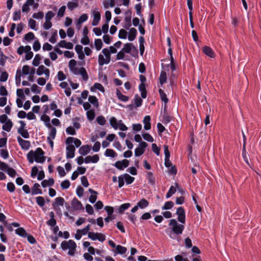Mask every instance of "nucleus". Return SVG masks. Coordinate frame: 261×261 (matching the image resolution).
Segmentation results:
<instances>
[{
  "label": "nucleus",
  "mask_w": 261,
  "mask_h": 261,
  "mask_svg": "<svg viewBox=\"0 0 261 261\" xmlns=\"http://www.w3.org/2000/svg\"><path fill=\"white\" fill-rule=\"evenodd\" d=\"M44 152L41 148H37L35 151L31 150L27 154V158L30 163L34 161L39 163H43L45 160Z\"/></svg>",
  "instance_id": "1"
},
{
  "label": "nucleus",
  "mask_w": 261,
  "mask_h": 261,
  "mask_svg": "<svg viewBox=\"0 0 261 261\" xmlns=\"http://www.w3.org/2000/svg\"><path fill=\"white\" fill-rule=\"evenodd\" d=\"M76 244L72 240L64 241L61 243V247L64 251L68 250V254L74 256L76 251Z\"/></svg>",
  "instance_id": "2"
},
{
  "label": "nucleus",
  "mask_w": 261,
  "mask_h": 261,
  "mask_svg": "<svg viewBox=\"0 0 261 261\" xmlns=\"http://www.w3.org/2000/svg\"><path fill=\"white\" fill-rule=\"evenodd\" d=\"M169 225L170 226V228L174 233L177 236L182 234V231L185 229L184 225L178 223L177 221L174 219L169 220Z\"/></svg>",
  "instance_id": "3"
},
{
  "label": "nucleus",
  "mask_w": 261,
  "mask_h": 261,
  "mask_svg": "<svg viewBox=\"0 0 261 261\" xmlns=\"http://www.w3.org/2000/svg\"><path fill=\"white\" fill-rule=\"evenodd\" d=\"M109 49L105 48L102 50V53L105 56V58L101 54L98 55V64L100 66H103L104 64H108L111 61V53Z\"/></svg>",
  "instance_id": "4"
},
{
  "label": "nucleus",
  "mask_w": 261,
  "mask_h": 261,
  "mask_svg": "<svg viewBox=\"0 0 261 261\" xmlns=\"http://www.w3.org/2000/svg\"><path fill=\"white\" fill-rule=\"evenodd\" d=\"M20 124V127L17 129V132L25 139H28L30 137L29 134L27 129H25V123L23 121H19Z\"/></svg>",
  "instance_id": "5"
},
{
  "label": "nucleus",
  "mask_w": 261,
  "mask_h": 261,
  "mask_svg": "<svg viewBox=\"0 0 261 261\" xmlns=\"http://www.w3.org/2000/svg\"><path fill=\"white\" fill-rule=\"evenodd\" d=\"M176 214L178 216V221L182 224H185L186 222L185 211L184 207H179L176 211Z\"/></svg>",
  "instance_id": "6"
},
{
  "label": "nucleus",
  "mask_w": 261,
  "mask_h": 261,
  "mask_svg": "<svg viewBox=\"0 0 261 261\" xmlns=\"http://www.w3.org/2000/svg\"><path fill=\"white\" fill-rule=\"evenodd\" d=\"M147 146L145 142H142L139 144V147L135 150V155L136 156H139L143 154L145 151L144 148Z\"/></svg>",
  "instance_id": "7"
},
{
  "label": "nucleus",
  "mask_w": 261,
  "mask_h": 261,
  "mask_svg": "<svg viewBox=\"0 0 261 261\" xmlns=\"http://www.w3.org/2000/svg\"><path fill=\"white\" fill-rule=\"evenodd\" d=\"M17 139L19 145L22 149L27 150L30 148L31 143L29 141L23 140L20 137H17Z\"/></svg>",
  "instance_id": "8"
},
{
  "label": "nucleus",
  "mask_w": 261,
  "mask_h": 261,
  "mask_svg": "<svg viewBox=\"0 0 261 261\" xmlns=\"http://www.w3.org/2000/svg\"><path fill=\"white\" fill-rule=\"evenodd\" d=\"M129 165V161L126 159L121 161H117L114 166L120 170H123Z\"/></svg>",
  "instance_id": "9"
},
{
  "label": "nucleus",
  "mask_w": 261,
  "mask_h": 261,
  "mask_svg": "<svg viewBox=\"0 0 261 261\" xmlns=\"http://www.w3.org/2000/svg\"><path fill=\"white\" fill-rule=\"evenodd\" d=\"M66 158L72 159L74 156L75 147L72 144L68 145L66 147Z\"/></svg>",
  "instance_id": "10"
},
{
  "label": "nucleus",
  "mask_w": 261,
  "mask_h": 261,
  "mask_svg": "<svg viewBox=\"0 0 261 261\" xmlns=\"http://www.w3.org/2000/svg\"><path fill=\"white\" fill-rule=\"evenodd\" d=\"M65 142L67 145L72 144V143H74L76 147H80L82 143L81 141L79 139L71 137H68L66 139Z\"/></svg>",
  "instance_id": "11"
},
{
  "label": "nucleus",
  "mask_w": 261,
  "mask_h": 261,
  "mask_svg": "<svg viewBox=\"0 0 261 261\" xmlns=\"http://www.w3.org/2000/svg\"><path fill=\"white\" fill-rule=\"evenodd\" d=\"M65 203V200L63 197H58L55 198V202L53 203V208L57 210V207L59 206H63Z\"/></svg>",
  "instance_id": "12"
},
{
  "label": "nucleus",
  "mask_w": 261,
  "mask_h": 261,
  "mask_svg": "<svg viewBox=\"0 0 261 261\" xmlns=\"http://www.w3.org/2000/svg\"><path fill=\"white\" fill-rule=\"evenodd\" d=\"M71 205L75 210H84L82 203L76 198H74L71 201Z\"/></svg>",
  "instance_id": "13"
},
{
  "label": "nucleus",
  "mask_w": 261,
  "mask_h": 261,
  "mask_svg": "<svg viewBox=\"0 0 261 261\" xmlns=\"http://www.w3.org/2000/svg\"><path fill=\"white\" fill-rule=\"evenodd\" d=\"M58 45L60 47L66 48L67 49H71L73 47V45L71 42H67L65 40L60 41Z\"/></svg>",
  "instance_id": "14"
},
{
  "label": "nucleus",
  "mask_w": 261,
  "mask_h": 261,
  "mask_svg": "<svg viewBox=\"0 0 261 261\" xmlns=\"http://www.w3.org/2000/svg\"><path fill=\"white\" fill-rule=\"evenodd\" d=\"M202 51L207 56L211 58H214L215 53L210 47L207 46H204L202 49Z\"/></svg>",
  "instance_id": "15"
},
{
  "label": "nucleus",
  "mask_w": 261,
  "mask_h": 261,
  "mask_svg": "<svg viewBox=\"0 0 261 261\" xmlns=\"http://www.w3.org/2000/svg\"><path fill=\"white\" fill-rule=\"evenodd\" d=\"M40 185L38 183H35L32 189L31 194L33 195L37 194H41L42 193V190L39 189Z\"/></svg>",
  "instance_id": "16"
},
{
  "label": "nucleus",
  "mask_w": 261,
  "mask_h": 261,
  "mask_svg": "<svg viewBox=\"0 0 261 261\" xmlns=\"http://www.w3.org/2000/svg\"><path fill=\"white\" fill-rule=\"evenodd\" d=\"M89 192L91 194L89 197V200L91 203H94L97 199L98 193L92 189H89Z\"/></svg>",
  "instance_id": "17"
},
{
  "label": "nucleus",
  "mask_w": 261,
  "mask_h": 261,
  "mask_svg": "<svg viewBox=\"0 0 261 261\" xmlns=\"http://www.w3.org/2000/svg\"><path fill=\"white\" fill-rule=\"evenodd\" d=\"M100 19V14L99 12L94 11L93 12V20L92 22L93 26H96L98 24Z\"/></svg>",
  "instance_id": "18"
},
{
  "label": "nucleus",
  "mask_w": 261,
  "mask_h": 261,
  "mask_svg": "<svg viewBox=\"0 0 261 261\" xmlns=\"http://www.w3.org/2000/svg\"><path fill=\"white\" fill-rule=\"evenodd\" d=\"M90 151V147L88 145L81 146L79 150V153L83 155H86Z\"/></svg>",
  "instance_id": "19"
},
{
  "label": "nucleus",
  "mask_w": 261,
  "mask_h": 261,
  "mask_svg": "<svg viewBox=\"0 0 261 261\" xmlns=\"http://www.w3.org/2000/svg\"><path fill=\"white\" fill-rule=\"evenodd\" d=\"M4 123V124L2 126L3 129L8 132H9L13 126L12 122L10 119H8L6 122H5Z\"/></svg>",
  "instance_id": "20"
},
{
  "label": "nucleus",
  "mask_w": 261,
  "mask_h": 261,
  "mask_svg": "<svg viewBox=\"0 0 261 261\" xmlns=\"http://www.w3.org/2000/svg\"><path fill=\"white\" fill-rule=\"evenodd\" d=\"M150 117L149 116H146L143 119V123L144 124V129L146 130H149L151 128Z\"/></svg>",
  "instance_id": "21"
},
{
  "label": "nucleus",
  "mask_w": 261,
  "mask_h": 261,
  "mask_svg": "<svg viewBox=\"0 0 261 261\" xmlns=\"http://www.w3.org/2000/svg\"><path fill=\"white\" fill-rule=\"evenodd\" d=\"M137 33V30L134 28H131L129 30L128 39L129 41H132L135 40Z\"/></svg>",
  "instance_id": "22"
},
{
  "label": "nucleus",
  "mask_w": 261,
  "mask_h": 261,
  "mask_svg": "<svg viewBox=\"0 0 261 261\" xmlns=\"http://www.w3.org/2000/svg\"><path fill=\"white\" fill-rule=\"evenodd\" d=\"M137 204L140 208L144 209L149 205V202L146 199L143 198Z\"/></svg>",
  "instance_id": "23"
},
{
  "label": "nucleus",
  "mask_w": 261,
  "mask_h": 261,
  "mask_svg": "<svg viewBox=\"0 0 261 261\" xmlns=\"http://www.w3.org/2000/svg\"><path fill=\"white\" fill-rule=\"evenodd\" d=\"M88 100H89V102L90 103H91L92 105H93V106L94 107H95L96 108H98V107H99L98 101V99L96 96H92V95L89 96L88 97Z\"/></svg>",
  "instance_id": "24"
},
{
  "label": "nucleus",
  "mask_w": 261,
  "mask_h": 261,
  "mask_svg": "<svg viewBox=\"0 0 261 261\" xmlns=\"http://www.w3.org/2000/svg\"><path fill=\"white\" fill-rule=\"evenodd\" d=\"M146 178L148 180L149 184H150L151 185H154L155 181V178L153 176V173L151 172H147Z\"/></svg>",
  "instance_id": "25"
},
{
  "label": "nucleus",
  "mask_w": 261,
  "mask_h": 261,
  "mask_svg": "<svg viewBox=\"0 0 261 261\" xmlns=\"http://www.w3.org/2000/svg\"><path fill=\"white\" fill-rule=\"evenodd\" d=\"M54 179L52 178H49L48 180L45 179L41 182V186L43 188L47 187L48 186H51L54 184Z\"/></svg>",
  "instance_id": "26"
},
{
  "label": "nucleus",
  "mask_w": 261,
  "mask_h": 261,
  "mask_svg": "<svg viewBox=\"0 0 261 261\" xmlns=\"http://www.w3.org/2000/svg\"><path fill=\"white\" fill-rule=\"evenodd\" d=\"M15 233L22 238H25L28 234L25 229L22 227H18L15 230Z\"/></svg>",
  "instance_id": "27"
},
{
  "label": "nucleus",
  "mask_w": 261,
  "mask_h": 261,
  "mask_svg": "<svg viewBox=\"0 0 261 261\" xmlns=\"http://www.w3.org/2000/svg\"><path fill=\"white\" fill-rule=\"evenodd\" d=\"M133 47H134V46L132 43H127L124 45L122 50L125 53L129 54L130 53Z\"/></svg>",
  "instance_id": "28"
},
{
  "label": "nucleus",
  "mask_w": 261,
  "mask_h": 261,
  "mask_svg": "<svg viewBox=\"0 0 261 261\" xmlns=\"http://www.w3.org/2000/svg\"><path fill=\"white\" fill-rule=\"evenodd\" d=\"M41 120H42L46 127L48 128L51 127V125L50 123V118L46 115H43L41 117Z\"/></svg>",
  "instance_id": "29"
},
{
  "label": "nucleus",
  "mask_w": 261,
  "mask_h": 261,
  "mask_svg": "<svg viewBox=\"0 0 261 261\" xmlns=\"http://www.w3.org/2000/svg\"><path fill=\"white\" fill-rule=\"evenodd\" d=\"M105 155L108 157L115 158L117 155V154L113 149H107L105 152Z\"/></svg>",
  "instance_id": "30"
},
{
  "label": "nucleus",
  "mask_w": 261,
  "mask_h": 261,
  "mask_svg": "<svg viewBox=\"0 0 261 261\" xmlns=\"http://www.w3.org/2000/svg\"><path fill=\"white\" fill-rule=\"evenodd\" d=\"M119 123V120L117 121L116 118L114 117H112L110 120V125L115 129H117L118 128V126Z\"/></svg>",
  "instance_id": "31"
},
{
  "label": "nucleus",
  "mask_w": 261,
  "mask_h": 261,
  "mask_svg": "<svg viewBox=\"0 0 261 261\" xmlns=\"http://www.w3.org/2000/svg\"><path fill=\"white\" fill-rule=\"evenodd\" d=\"M116 95L119 99L122 101H127L128 100V97L123 95L119 90L116 91Z\"/></svg>",
  "instance_id": "32"
},
{
  "label": "nucleus",
  "mask_w": 261,
  "mask_h": 261,
  "mask_svg": "<svg viewBox=\"0 0 261 261\" xmlns=\"http://www.w3.org/2000/svg\"><path fill=\"white\" fill-rule=\"evenodd\" d=\"M123 176L126 184L127 185L132 184L135 180V178L131 176L128 174L125 173L123 174Z\"/></svg>",
  "instance_id": "33"
},
{
  "label": "nucleus",
  "mask_w": 261,
  "mask_h": 261,
  "mask_svg": "<svg viewBox=\"0 0 261 261\" xmlns=\"http://www.w3.org/2000/svg\"><path fill=\"white\" fill-rule=\"evenodd\" d=\"M159 92L161 100L163 101H164L165 104H166L168 102V99L167 97V95H166V93L161 89H159Z\"/></svg>",
  "instance_id": "34"
},
{
  "label": "nucleus",
  "mask_w": 261,
  "mask_h": 261,
  "mask_svg": "<svg viewBox=\"0 0 261 261\" xmlns=\"http://www.w3.org/2000/svg\"><path fill=\"white\" fill-rule=\"evenodd\" d=\"M87 118L89 120H93L95 116V114L94 110H90L87 111L86 113Z\"/></svg>",
  "instance_id": "35"
},
{
  "label": "nucleus",
  "mask_w": 261,
  "mask_h": 261,
  "mask_svg": "<svg viewBox=\"0 0 261 261\" xmlns=\"http://www.w3.org/2000/svg\"><path fill=\"white\" fill-rule=\"evenodd\" d=\"M49 128L50 129V131L48 136L47 138V140H49L50 139H54L56 137V132H57L56 128L55 127H52V126H51V127H50Z\"/></svg>",
  "instance_id": "36"
},
{
  "label": "nucleus",
  "mask_w": 261,
  "mask_h": 261,
  "mask_svg": "<svg viewBox=\"0 0 261 261\" xmlns=\"http://www.w3.org/2000/svg\"><path fill=\"white\" fill-rule=\"evenodd\" d=\"M94 45L97 50H99L102 47L103 43L100 39H96L94 41Z\"/></svg>",
  "instance_id": "37"
},
{
  "label": "nucleus",
  "mask_w": 261,
  "mask_h": 261,
  "mask_svg": "<svg viewBox=\"0 0 261 261\" xmlns=\"http://www.w3.org/2000/svg\"><path fill=\"white\" fill-rule=\"evenodd\" d=\"M125 22L124 28L126 29H129V27L132 25L130 13L125 17Z\"/></svg>",
  "instance_id": "38"
},
{
  "label": "nucleus",
  "mask_w": 261,
  "mask_h": 261,
  "mask_svg": "<svg viewBox=\"0 0 261 261\" xmlns=\"http://www.w3.org/2000/svg\"><path fill=\"white\" fill-rule=\"evenodd\" d=\"M116 249L117 252L120 254H124L127 251V249L126 247H123L120 245H117Z\"/></svg>",
  "instance_id": "39"
},
{
  "label": "nucleus",
  "mask_w": 261,
  "mask_h": 261,
  "mask_svg": "<svg viewBox=\"0 0 261 261\" xmlns=\"http://www.w3.org/2000/svg\"><path fill=\"white\" fill-rule=\"evenodd\" d=\"M176 188L174 186H171L168 192L166 194V198H169L171 197L176 192Z\"/></svg>",
  "instance_id": "40"
},
{
  "label": "nucleus",
  "mask_w": 261,
  "mask_h": 261,
  "mask_svg": "<svg viewBox=\"0 0 261 261\" xmlns=\"http://www.w3.org/2000/svg\"><path fill=\"white\" fill-rule=\"evenodd\" d=\"M130 204L129 203L122 204L120 206L119 208V213L120 214H122L125 210H127L130 206Z\"/></svg>",
  "instance_id": "41"
},
{
  "label": "nucleus",
  "mask_w": 261,
  "mask_h": 261,
  "mask_svg": "<svg viewBox=\"0 0 261 261\" xmlns=\"http://www.w3.org/2000/svg\"><path fill=\"white\" fill-rule=\"evenodd\" d=\"M37 204L40 207H43L45 204L44 198L42 196H38L36 198Z\"/></svg>",
  "instance_id": "42"
},
{
  "label": "nucleus",
  "mask_w": 261,
  "mask_h": 261,
  "mask_svg": "<svg viewBox=\"0 0 261 261\" xmlns=\"http://www.w3.org/2000/svg\"><path fill=\"white\" fill-rule=\"evenodd\" d=\"M29 27L32 30L36 31L37 28H36V22L35 20L30 18L28 22Z\"/></svg>",
  "instance_id": "43"
},
{
  "label": "nucleus",
  "mask_w": 261,
  "mask_h": 261,
  "mask_svg": "<svg viewBox=\"0 0 261 261\" xmlns=\"http://www.w3.org/2000/svg\"><path fill=\"white\" fill-rule=\"evenodd\" d=\"M81 72L79 74H81L83 77V79L86 81L88 79V75L87 74L86 69L84 67H81Z\"/></svg>",
  "instance_id": "44"
},
{
  "label": "nucleus",
  "mask_w": 261,
  "mask_h": 261,
  "mask_svg": "<svg viewBox=\"0 0 261 261\" xmlns=\"http://www.w3.org/2000/svg\"><path fill=\"white\" fill-rule=\"evenodd\" d=\"M134 102L135 107L137 108L141 106L142 100L138 95H136L134 98Z\"/></svg>",
  "instance_id": "45"
},
{
  "label": "nucleus",
  "mask_w": 261,
  "mask_h": 261,
  "mask_svg": "<svg viewBox=\"0 0 261 261\" xmlns=\"http://www.w3.org/2000/svg\"><path fill=\"white\" fill-rule=\"evenodd\" d=\"M88 19V15L86 14H82L78 19L76 25L80 24Z\"/></svg>",
  "instance_id": "46"
},
{
  "label": "nucleus",
  "mask_w": 261,
  "mask_h": 261,
  "mask_svg": "<svg viewBox=\"0 0 261 261\" xmlns=\"http://www.w3.org/2000/svg\"><path fill=\"white\" fill-rule=\"evenodd\" d=\"M16 84L17 86H19L21 81V71L20 69H17L15 76Z\"/></svg>",
  "instance_id": "47"
},
{
  "label": "nucleus",
  "mask_w": 261,
  "mask_h": 261,
  "mask_svg": "<svg viewBox=\"0 0 261 261\" xmlns=\"http://www.w3.org/2000/svg\"><path fill=\"white\" fill-rule=\"evenodd\" d=\"M67 7L70 10L72 11L75 8L78 7V3L76 2H69L67 3Z\"/></svg>",
  "instance_id": "48"
},
{
  "label": "nucleus",
  "mask_w": 261,
  "mask_h": 261,
  "mask_svg": "<svg viewBox=\"0 0 261 261\" xmlns=\"http://www.w3.org/2000/svg\"><path fill=\"white\" fill-rule=\"evenodd\" d=\"M167 80L166 73L165 71H162L160 76V82L161 84H164Z\"/></svg>",
  "instance_id": "49"
},
{
  "label": "nucleus",
  "mask_w": 261,
  "mask_h": 261,
  "mask_svg": "<svg viewBox=\"0 0 261 261\" xmlns=\"http://www.w3.org/2000/svg\"><path fill=\"white\" fill-rule=\"evenodd\" d=\"M173 205L174 203L172 201H167L165 202L164 206L162 207V210H170L173 207Z\"/></svg>",
  "instance_id": "50"
},
{
  "label": "nucleus",
  "mask_w": 261,
  "mask_h": 261,
  "mask_svg": "<svg viewBox=\"0 0 261 261\" xmlns=\"http://www.w3.org/2000/svg\"><path fill=\"white\" fill-rule=\"evenodd\" d=\"M6 171L10 176L12 177H15L16 174V172L15 170L13 168L10 167L8 168Z\"/></svg>",
  "instance_id": "51"
},
{
  "label": "nucleus",
  "mask_w": 261,
  "mask_h": 261,
  "mask_svg": "<svg viewBox=\"0 0 261 261\" xmlns=\"http://www.w3.org/2000/svg\"><path fill=\"white\" fill-rule=\"evenodd\" d=\"M41 60V57L40 55L37 54L35 56V58L33 61V65L35 66H38L40 63V61Z\"/></svg>",
  "instance_id": "52"
},
{
  "label": "nucleus",
  "mask_w": 261,
  "mask_h": 261,
  "mask_svg": "<svg viewBox=\"0 0 261 261\" xmlns=\"http://www.w3.org/2000/svg\"><path fill=\"white\" fill-rule=\"evenodd\" d=\"M0 65L2 66H4L5 64L6 60L8 59V57L4 55L3 52L0 54Z\"/></svg>",
  "instance_id": "53"
},
{
  "label": "nucleus",
  "mask_w": 261,
  "mask_h": 261,
  "mask_svg": "<svg viewBox=\"0 0 261 261\" xmlns=\"http://www.w3.org/2000/svg\"><path fill=\"white\" fill-rule=\"evenodd\" d=\"M127 32L124 29H121L119 32L118 37L120 39H125L127 37Z\"/></svg>",
  "instance_id": "54"
},
{
  "label": "nucleus",
  "mask_w": 261,
  "mask_h": 261,
  "mask_svg": "<svg viewBox=\"0 0 261 261\" xmlns=\"http://www.w3.org/2000/svg\"><path fill=\"white\" fill-rule=\"evenodd\" d=\"M96 121L97 123L101 125H105L106 122L105 117L102 116H98L96 118Z\"/></svg>",
  "instance_id": "55"
},
{
  "label": "nucleus",
  "mask_w": 261,
  "mask_h": 261,
  "mask_svg": "<svg viewBox=\"0 0 261 261\" xmlns=\"http://www.w3.org/2000/svg\"><path fill=\"white\" fill-rule=\"evenodd\" d=\"M35 38L34 34L32 32H29L25 35L24 39L28 41H30L33 40Z\"/></svg>",
  "instance_id": "56"
},
{
  "label": "nucleus",
  "mask_w": 261,
  "mask_h": 261,
  "mask_svg": "<svg viewBox=\"0 0 261 261\" xmlns=\"http://www.w3.org/2000/svg\"><path fill=\"white\" fill-rule=\"evenodd\" d=\"M142 137L147 141L149 142H152L153 141V138L148 133H144L142 135Z\"/></svg>",
  "instance_id": "57"
},
{
  "label": "nucleus",
  "mask_w": 261,
  "mask_h": 261,
  "mask_svg": "<svg viewBox=\"0 0 261 261\" xmlns=\"http://www.w3.org/2000/svg\"><path fill=\"white\" fill-rule=\"evenodd\" d=\"M70 185V181L68 180H65L63 181L61 184V187L62 189H68Z\"/></svg>",
  "instance_id": "58"
},
{
  "label": "nucleus",
  "mask_w": 261,
  "mask_h": 261,
  "mask_svg": "<svg viewBox=\"0 0 261 261\" xmlns=\"http://www.w3.org/2000/svg\"><path fill=\"white\" fill-rule=\"evenodd\" d=\"M21 17V12L20 10L18 11H15L13 13V20L14 21H17L20 19Z\"/></svg>",
  "instance_id": "59"
},
{
  "label": "nucleus",
  "mask_w": 261,
  "mask_h": 261,
  "mask_svg": "<svg viewBox=\"0 0 261 261\" xmlns=\"http://www.w3.org/2000/svg\"><path fill=\"white\" fill-rule=\"evenodd\" d=\"M32 91L35 93L39 94L41 92L40 88L36 84H33L31 87Z\"/></svg>",
  "instance_id": "60"
},
{
  "label": "nucleus",
  "mask_w": 261,
  "mask_h": 261,
  "mask_svg": "<svg viewBox=\"0 0 261 261\" xmlns=\"http://www.w3.org/2000/svg\"><path fill=\"white\" fill-rule=\"evenodd\" d=\"M98 233V232H89L88 233V238L93 241H95L97 240Z\"/></svg>",
  "instance_id": "61"
},
{
  "label": "nucleus",
  "mask_w": 261,
  "mask_h": 261,
  "mask_svg": "<svg viewBox=\"0 0 261 261\" xmlns=\"http://www.w3.org/2000/svg\"><path fill=\"white\" fill-rule=\"evenodd\" d=\"M16 95L18 97H19V98H21L22 99H25V96L22 89H17L16 91Z\"/></svg>",
  "instance_id": "62"
},
{
  "label": "nucleus",
  "mask_w": 261,
  "mask_h": 261,
  "mask_svg": "<svg viewBox=\"0 0 261 261\" xmlns=\"http://www.w3.org/2000/svg\"><path fill=\"white\" fill-rule=\"evenodd\" d=\"M8 77V74L7 72L4 71L0 75V81L2 82H6Z\"/></svg>",
  "instance_id": "63"
},
{
  "label": "nucleus",
  "mask_w": 261,
  "mask_h": 261,
  "mask_svg": "<svg viewBox=\"0 0 261 261\" xmlns=\"http://www.w3.org/2000/svg\"><path fill=\"white\" fill-rule=\"evenodd\" d=\"M66 132L67 134L71 135H74L76 134L75 130L72 126H69L66 128Z\"/></svg>",
  "instance_id": "64"
}]
</instances>
